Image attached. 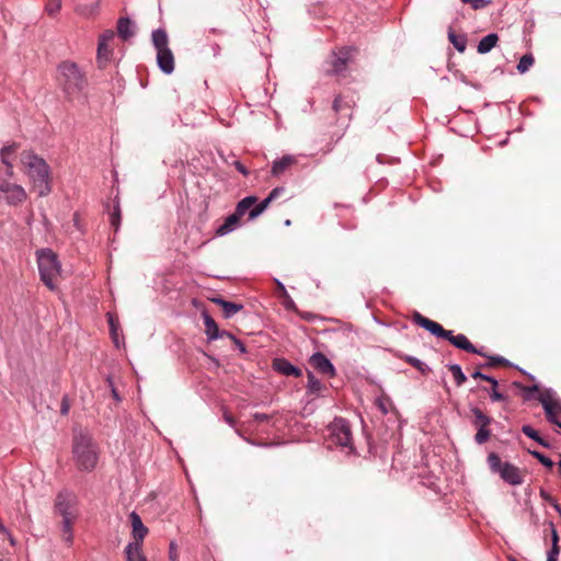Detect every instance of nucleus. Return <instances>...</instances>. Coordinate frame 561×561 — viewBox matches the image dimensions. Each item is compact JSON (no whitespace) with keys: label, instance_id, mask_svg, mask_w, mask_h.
Here are the masks:
<instances>
[{"label":"nucleus","instance_id":"774afa93","mask_svg":"<svg viewBox=\"0 0 561 561\" xmlns=\"http://www.w3.org/2000/svg\"><path fill=\"white\" fill-rule=\"evenodd\" d=\"M551 506H552V507L556 510V512L561 516V505H560L558 502H556V503H553Z\"/></svg>","mask_w":561,"mask_h":561},{"label":"nucleus","instance_id":"b1692460","mask_svg":"<svg viewBox=\"0 0 561 561\" xmlns=\"http://www.w3.org/2000/svg\"><path fill=\"white\" fill-rule=\"evenodd\" d=\"M77 519L78 517H66L61 522V538L69 546L73 542L72 527Z\"/></svg>","mask_w":561,"mask_h":561},{"label":"nucleus","instance_id":"7ed1b4c3","mask_svg":"<svg viewBox=\"0 0 561 561\" xmlns=\"http://www.w3.org/2000/svg\"><path fill=\"white\" fill-rule=\"evenodd\" d=\"M412 322L426 331H428L431 334L442 337L444 340H447L450 344H453L455 347L462 350L465 352L477 354L480 356H485V353L483 352V348H477L469 340L468 337L459 333L457 335H454V332L450 330H445L438 322H435L420 312L415 311L412 316Z\"/></svg>","mask_w":561,"mask_h":561},{"label":"nucleus","instance_id":"37998d69","mask_svg":"<svg viewBox=\"0 0 561 561\" xmlns=\"http://www.w3.org/2000/svg\"><path fill=\"white\" fill-rule=\"evenodd\" d=\"M543 410L546 414V419L551 424H557L559 422L558 419V412L556 411V408H550V405L547 402H543Z\"/></svg>","mask_w":561,"mask_h":561},{"label":"nucleus","instance_id":"0eeeda50","mask_svg":"<svg viewBox=\"0 0 561 561\" xmlns=\"http://www.w3.org/2000/svg\"><path fill=\"white\" fill-rule=\"evenodd\" d=\"M329 432L332 444L354 450L351 425L347 420L343 417H334L329 425Z\"/></svg>","mask_w":561,"mask_h":561},{"label":"nucleus","instance_id":"f03ea898","mask_svg":"<svg viewBox=\"0 0 561 561\" xmlns=\"http://www.w3.org/2000/svg\"><path fill=\"white\" fill-rule=\"evenodd\" d=\"M57 81L68 101L77 99L88 85L85 73L73 61H62L57 67Z\"/></svg>","mask_w":561,"mask_h":561},{"label":"nucleus","instance_id":"49530a36","mask_svg":"<svg viewBox=\"0 0 561 561\" xmlns=\"http://www.w3.org/2000/svg\"><path fill=\"white\" fill-rule=\"evenodd\" d=\"M375 404L380 410L382 415H386L388 413V405L390 404V401L386 397H379L376 399Z\"/></svg>","mask_w":561,"mask_h":561},{"label":"nucleus","instance_id":"6e6d98bb","mask_svg":"<svg viewBox=\"0 0 561 561\" xmlns=\"http://www.w3.org/2000/svg\"><path fill=\"white\" fill-rule=\"evenodd\" d=\"M69 410H70V404H69V400L67 398V396H65L61 400V404H60V413L62 415H67L69 413Z\"/></svg>","mask_w":561,"mask_h":561},{"label":"nucleus","instance_id":"bf43d9fd","mask_svg":"<svg viewBox=\"0 0 561 561\" xmlns=\"http://www.w3.org/2000/svg\"><path fill=\"white\" fill-rule=\"evenodd\" d=\"M233 344L236 345V347L239 350L240 353H242V354L247 353L245 345L243 344V342L241 340L233 337Z\"/></svg>","mask_w":561,"mask_h":561},{"label":"nucleus","instance_id":"393cba45","mask_svg":"<svg viewBox=\"0 0 561 561\" xmlns=\"http://www.w3.org/2000/svg\"><path fill=\"white\" fill-rule=\"evenodd\" d=\"M152 44L157 51L159 49H168L169 38L164 28H157L151 34Z\"/></svg>","mask_w":561,"mask_h":561},{"label":"nucleus","instance_id":"69168bd1","mask_svg":"<svg viewBox=\"0 0 561 561\" xmlns=\"http://www.w3.org/2000/svg\"><path fill=\"white\" fill-rule=\"evenodd\" d=\"M213 55L217 57L220 54V46L218 44H214L211 46Z\"/></svg>","mask_w":561,"mask_h":561},{"label":"nucleus","instance_id":"0e129e2a","mask_svg":"<svg viewBox=\"0 0 561 561\" xmlns=\"http://www.w3.org/2000/svg\"><path fill=\"white\" fill-rule=\"evenodd\" d=\"M219 339L220 337H224V336H227L229 337L232 342H233V337H236L232 333L228 332V331H220L219 330Z\"/></svg>","mask_w":561,"mask_h":561},{"label":"nucleus","instance_id":"e433bc0d","mask_svg":"<svg viewBox=\"0 0 561 561\" xmlns=\"http://www.w3.org/2000/svg\"><path fill=\"white\" fill-rule=\"evenodd\" d=\"M447 367H448L449 371L451 373V375L455 379V382L458 387L462 386L467 381V377L463 374L460 365L449 364V365H447Z\"/></svg>","mask_w":561,"mask_h":561},{"label":"nucleus","instance_id":"f704fd0d","mask_svg":"<svg viewBox=\"0 0 561 561\" xmlns=\"http://www.w3.org/2000/svg\"><path fill=\"white\" fill-rule=\"evenodd\" d=\"M489 360L482 365H480L479 367L480 368H492V367H495V366H512V363L500 356V355H492V356H489L485 354V356Z\"/></svg>","mask_w":561,"mask_h":561},{"label":"nucleus","instance_id":"09e8293b","mask_svg":"<svg viewBox=\"0 0 561 561\" xmlns=\"http://www.w3.org/2000/svg\"><path fill=\"white\" fill-rule=\"evenodd\" d=\"M560 553L559 545H551L550 550L547 553V561H558V557Z\"/></svg>","mask_w":561,"mask_h":561},{"label":"nucleus","instance_id":"1a4fd4ad","mask_svg":"<svg viewBox=\"0 0 561 561\" xmlns=\"http://www.w3.org/2000/svg\"><path fill=\"white\" fill-rule=\"evenodd\" d=\"M54 510L62 518L79 517L77 495L67 489L61 490L56 495Z\"/></svg>","mask_w":561,"mask_h":561},{"label":"nucleus","instance_id":"5fc2aeb1","mask_svg":"<svg viewBox=\"0 0 561 561\" xmlns=\"http://www.w3.org/2000/svg\"><path fill=\"white\" fill-rule=\"evenodd\" d=\"M539 495L540 497L549 503L550 505H552L553 503L557 502V500L554 497H552L546 490L541 489L540 492H539Z\"/></svg>","mask_w":561,"mask_h":561},{"label":"nucleus","instance_id":"f257e3e1","mask_svg":"<svg viewBox=\"0 0 561 561\" xmlns=\"http://www.w3.org/2000/svg\"><path fill=\"white\" fill-rule=\"evenodd\" d=\"M23 171L30 178L33 190L38 196H47L51 192L50 168L47 162L32 150H24L20 154Z\"/></svg>","mask_w":561,"mask_h":561},{"label":"nucleus","instance_id":"412c9836","mask_svg":"<svg viewBox=\"0 0 561 561\" xmlns=\"http://www.w3.org/2000/svg\"><path fill=\"white\" fill-rule=\"evenodd\" d=\"M296 162L293 156H284L279 160L273 162L271 173L273 176L282 175L288 168Z\"/></svg>","mask_w":561,"mask_h":561},{"label":"nucleus","instance_id":"13d9d810","mask_svg":"<svg viewBox=\"0 0 561 561\" xmlns=\"http://www.w3.org/2000/svg\"><path fill=\"white\" fill-rule=\"evenodd\" d=\"M463 3H469L471 7L477 10L484 5L483 0H461Z\"/></svg>","mask_w":561,"mask_h":561},{"label":"nucleus","instance_id":"c03bdc74","mask_svg":"<svg viewBox=\"0 0 561 561\" xmlns=\"http://www.w3.org/2000/svg\"><path fill=\"white\" fill-rule=\"evenodd\" d=\"M61 9V0H49L45 7L46 12L49 15H56Z\"/></svg>","mask_w":561,"mask_h":561},{"label":"nucleus","instance_id":"39448f33","mask_svg":"<svg viewBox=\"0 0 561 561\" xmlns=\"http://www.w3.org/2000/svg\"><path fill=\"white\" fill-rule=\"evenodd\" d=\"M41 280L50 289L56 288L54 279L60 274V263L56 253L50 249H41L36 252Z\"/></svg>","mask_w":561,"mask_h":561},{"label":"nucleus","instance_id":"4468645a","mask_svg":"<svg viewBox=\"0 0 561 561\" xmlns=\"http://www.w3.org/2000/svg\"><path fill=\"white\" fill-rule=\"evenodd\" d=\"M353 106L354 101L347 100L341 94L336 95L332 103V110L340 117L351 118Z\"/></svg>","mask_w":561,"mask_h":561},{"label":"nucleus","instance_id":"dca6fc26","mask_svg":"<svg viewBox=\"0 0 561 561\" xmlns=\"http://www.w3.org/2000/svg\"><path fill=\"white\" fill-rule=\"evenodd\" d=\"M273 367L276 371L284 376L300 377L302 371L300 368L294 366L290 362L285 358L274 359Z\"/></svg>","mask_w":561,"mask_h":561},{"label":"nucleus","instance_id":"a18cd8bd","mask_svg":"<svg viewBox=\"0 0 561 561\" xmlns=\"http://www.w3.org/2000/svg\"><path fill=\"white\" fill-rule=\"evenodd\" d=\"M471 377L474 379L485 380L494 386H499V381L494 377L485 375V374L481 373L480 370L473 371Z\"/></svg>","mask_w":561,"mask_h":561},{"label":"nucleus","instance_id":"4c0bfd02","mask_svg":"<svg viewBox=\"0 0 561 561\" xmlns=\"http://www.w3.org/2000/svg\"><path fill=\"white\" fill-rule=\"evenodd\" d=\"M536 399L541 403L543 407V402H547L550 408H556V403L560 401L559 399L554 398V392L551 389H547L543 392H539Z\"/></svg>","mask_w":561,"mask_h":561},{"label":"nucleus","instance_id":"338daca9","mask_svg":"<svg viewBox=\"0 0 561 561\" xmlns=\"http://www.w3.org/2000/svg\"><path fill=\"white\" fill-rule=\"evenodd\" d=\"M304 319L308 320V321H311L316 318L314 314L310 313V312H306L301 316Z\"/></svg>","mask_w":561,"mask_h":561},{"label":"nucleus","instance_id":"680f3d73","mask_svg":"<svg viewBox=\"0 0 561 561\" xmlns=\"http://www.w3.org/2000/svg\"><path fill=\"white\" fill-rule=\"evenodd\" d=\"M14 185V183H9L7 181H2L0 183V192H2L4 195L7 194V192Z\"/></svg>","mask_w":561,"mask_h":561},{"label":"nucleus","instance_id":"473e14b6","mask_svg":"<svg viewBox=\"0 0 561 561\" xmlns=\"http://www.w3.org/2000/svg\"><path fill=\"white\" fill-rule=\"evenodd\" d=\"M112 54V49L108 44L98 43V64L100 68H103L105 64L108 61Z\"/></svg>","mask_w":561,"mask_h":561},{"label":"nucleus","instance_id":"e2e57ef3","mask_svg":"<svg viewBox=\"0 0 561 561\" xmlns=\"http://www.w3.org/2000/svg\"><path fill=\"white\" fill-rule=\"evenodd\" d=\"M224 419H225V421H226L230 426H234V425H236V420H234V417H233L230 413L225 412V413H224Z\"/></svg>","mask_w":561,"mask_h":561},{"label":"nucleus","instance_id":"de8ad7c7","mask_svg":"<svg viewBox=\"0 0 561 561\" xmlns=\"http://www.w3.org/2000/svg\"><path fill=\"white\" fill-rule=\"evenodd\" d=\"M522 432L529 438L538 442L540 439V435L538 433V431H536L534 427H531L530 425H523L522 427Z\"/></svg>","mask_w":561,"mask_h":561},{"label":"nucleus","instance_id":"4d7b16f0","mask_svg":"<svg viewBox=\"0 0 561 561\" xmlns=\"http://www.w3.org/2000/svg\"><path fill=\"white\" fill-rule=\"evenodd\" d=\"M232 164L236 167V169L241 174H243L245 176L249 174V170L247 169V167L243 163H241L239 160H234Z\"/></svg>","mask_w":561,"mask_h":561},{"label":"nucleus","instance_id":"423d86ee","mask_svg":"<svg viewBox=\"0 0 561 561\" xmlns=\"http://www.w3.org/2000/svg\"><path fill=\"white\" fill-rule=\"evenodd\" d=\"M486 461L491 472L497 473L507 484L516 486L524 483L523 471L511 462H503L496 453H490Z\"/></svg>","mask_w":561,"mask_h":561},{"label":"nucleus","instance_id":"2eb2a0df","mask_svg":"<svg viewBox=\"0 0 561 561\" xmlns=\"http://www.w3.org/2000/svg\"><path fill=\"white\" fill-rule=\"evenodd\" d=\"M210 301L221 307L226 319L233 317L237 312L243 309V305L228 301L219 296L210 298Z\"/></svg>","mask_w":561,"mask_h":561},{"label":"nucleus","instance_id":"cd10ccee","mask_svg":"<svg viewBox=\"0 0 561 561\" xmlns=\"http://www.w3.org/2000/svg\"><path fill=\"white\" fill-rule=\"evenodd\" d=\"M75 11L83 16V18H93L99 14L100 11V1H95L93 3L89 4H78L75 9Z\"/></svg>","mask_w":561,"mask_h":561},{"label":"nucleus","instance_id":"f3484780","mask_svg":"<svg viewBox=\"0 0 561 561\" xmlns=\"http://www.w3.org/2000/svg\"><path fill=\"white\" fill-rule=\"evenodd\" d=\"M27 194L25 190L19 185L14 184L5 194L4 199L9 205H20L25 202Z\"/></svg>","mask_w":561,"mask_h":561},{"label":"nucleus","instance_id":"6ab92c4d","mask_svg":"<svg viewBox=\"0 0 561 561\" xmlns=\"http://www.w3.org/2000/svg\"><path fill=\"white\" fill-rule=\"evenodd\" d=\"M117 34L123 41H127L135 35V26L129 18H121L117 21Z\"/></svg>","mask_w":561,"mask_h":561},{"label":"nucleus","instance_id":"a878e982","mask_svg":"<svg viewBox=\"0 0 561 561\" xmlns=\"http://www.w3.org/2000/svg\"><path fill=\"white\" fill-rule=\"evenodd\" d=\"M397 357L404 360L405 363L410 364L412 367H414L416 370H419L422 375H427L431 371V368L420 360L419 358L411 356V355H404V354H397Z\"/></svg>","mask_w":561,"mask_h":561},{"label":"nucleus","instance_id":"aec40b11","mask_svg":"<svg viewBox=\"0 0 561 561\" xmlns=\"http://www.w3.org/2000/svg\"><path fill=\"white\" fill-rule=\"evenodd\" d=\"M202 318L205 324V333L208 340L214 341L219 339V328L213 317L204 311L202 312Z\"/></svg>","mask_w":561,"mask_h":561},{"label":"nucleus","instance_id":"4be33fe9","mask_svg":"<svg viewBox=\"0 0 561 561\" xmlns=\"http://www.w3.org/2000/svg\"><path fill=\"white\" fill-rule=\"evenodd\" d=\"M307 397L320 396L321 391L324 389L322 382L314 376V374L310 370L307 371Z\"/></svg>","mask_w":561,"mask_h":561},{"label":"nucleus","instance_id":"58836bf2","mask_svg":"<svg viewBox=\"0 0 561 561\" xmlns=\"http://www.w3.org/2000/svg\"><path fill=\"white\" fill-rule=\"evenodd\" d=\"M499 386L491 385V389L483 388V391H488L491 401L493 402H508V397L499 391Z\"/></svg>","mask_w":561,"mask_h":561},{"label":"nucleus","instance_id":"9b49d317","mask_svg":"<svg viewBox=\"0 0 561 561\" xmlns=\"http://www.w3.org/2000/svg\"><path fill=\"white\" fill-rule=\"evenodd\" d=\"M310 365L320 374L334 377L336 370L330 359L321 352L311 355L309 359Z\"/></svg>","mask_w":561,"mask_h":561},{"label":"nucleus","instance_id":"603ef678","mask_svg":"<svg viewBox=\"0 0 561 561\" xmlns=\"http://www.w3.org/2000/svg\"><path fill=\"white\" fill-rule=\"evenodd\" d=\"M549 527H550V533H551V542L552 545H559V534H558V530L556 529V526L552 522L549 523Z\"/></svg>","mask_w":561,"mask_h":561},{"label":"nucleus","instance_id":"a19ab883","mask_svg":"<svg viewBox=\"0 0 561 561\" xmlns=\"http://www.w3.org/2000/svg\"><path fill=\"white\" fill-rule=\"evenodd\" d=\"M535 59L533 57L531 54H526L524 55L520 59H519V62L517 65V70L520 72V73H524L526 72L534 64Z\"/></svg>","mask_w":561,"mask_h":561},{"label":"nucleus","instance_id":"f8f14e48","mask_svg":"<svg viewBox=\"0 0 561 561\" xmlns=\"http://www.w3.org/2000/svg\"><path fill=\"white\" fill-rule=\"evenodd\" d=\"M134 541L131 543H138L142 546V541L148 534V528L144 525L140 516L136 512H131L129 515Z\"/></svg>","mask_w":561,"mask_h":561},{"label":"nucleus","instance_id":"c85d7f7f","mask_svg":"<svg viewBox=\"0 0 561 561\" xmlns=\"http://www.w3.org/2000/svg\"><path fill=\"white\" fill-rule=\"evenodd\" d=\"M122 222V210L119 205V198H114L113 210L110 213V224L115 232L118 231Z\"/></svg>","mask_w":561,"mask_h":561},{"label":"nucleus","instance_id":"6e6552de","mask_svg":"<svg viewBox=\"0 0 561 561\" xmlns=\"http://www.w3.org/2000/svg\"><path fill=\"white\" fill-rule=\"evenodd\" d=\"M354 50L350 46H343L333 50L328 60L329 67L325 69V72L330 76H343L347 70Z\"/></svg>","mask_w":561,"mask_h":561},{"label":"nucleus","instance_id":"c756f323","mask_svg":"<svg viewBox=\"0 0 561 561\" xmlns=\"http://www.w3.org/2000/svg\"><path fill=\"white\" fill-rule=\"evenodd\" d=\"M448 39L459 53H463L466 50L467 36L465 34H456L451 28H449Z\"/></svg>","mask_w":561,"mask_h":561},{"label":"nucleus","instance_id":"79ce46f5","mask_svg":"<svg viewBox=\"0 0 561 561\" xmlns=\"http://www.w3.org/2000/svg\"><path fill=\"white\" fill-rule=\"evenodd\" d=\"M529 454L536 458L542 466L551 469L554 465V462L547 456H545L542 453L537 450H529Z\"/></svg>","mask_w":561,"mask_h":561},{"label":"nucleus","instance_id":"9d476101","mask_svg":"<svg viewBox=\"0 0 561 561\" xmlns=\"http://www.w3.org/2000/svg\"><path fill=\"white\" fill-rule=\"evenodd\" d=\"M470 412L473 415L472 425L477 428L474 440L477 444L482 445L491 437L489 425L492 423V417L488 416L478 407H471Z\"/></svg>","mask_w":561,"mask_h":561},{"label":"nucleus","instance_id":"8fccbe9b","mask_svg":"<svg viewBox=\"0 0 561 561\" xmlns=\"http://www.w3.org/2000/svg\"><path fill=\"white\" fill-rule=\"evenodd\" d=\"M115 37V33L114 31L112 30H106L104 31L100 37H99V43H104V44H108L110 42H112Z\"/></svg>","mask_w":561,"mask_h":561},{"label":"nucleus","instance_id":"ddd939ff","mask_svg":"<svg viewBox=\"0 0 561 561\" xmlns=\"http://www.w3.org/2000/svg\"><path fill=\"white\" fill-rule=\"evenodd\" d=\"M157 64L163 73L171 75L174 71V56L172 50L170 48L159 49V51H157Z\"/></svg>","mask_w":561,"mask_h":561},{"label":"nucleus","instance_id":"052dcab7","mask_svg":"<svg viewBox=\"0 0 561 561\" xmlns=\"http://www.w3.org/2000/svg\"><path fill=\"white\" fill-rule=\"evenodd\" d=\"M209 34L224 35L225 31L221 28H209V30L205 31V36L207 39L209 38Z\"/></svg>","mask_w":561,"mask_h":561},{"label":"nucleus","instance_id":"864d4df0","mask_svg":"<svg viewBox=\"0 0 561 561\" xmlns=\"http://www.w3.org/2000/svg\"><path fill=\"white\" fill-rule=\"evenodd\" d=\"M271 419L272 416L265 413L256 412L253 414V420L257 423L268 422Z\"/></svg>","mask_w":561,"mask_h":561},{"label":"nucleus","instance_id":"72a5a7b5","mask_svg":"<svg viewBox=\"0 0 561 561\" xmlns=\"http://www.w3.org/2000/svg\"><path fill=\"white\" fill-rule=\"evenodd\" d=\"M141 547L142 546L138 543H128L125 548L126 561H128V558H130L131 561H140V559H146L141 552Z\"/></svg>","mask_w":561,"mask_h":561},{"label":"nucleus","instance_id":"5701e85b","mask_svg":"<svg viewBox=\"0 0 561 561\" xmlns=\"http://www.w3.org/2000/svg\"><path fill=\"white\" fill-rule=\"evenodd\" d=\"M18 148H19V145L13 142L9 146L2 147L0 150L1 161L7 167V174L10 176L13 174V164L10 161V156L15 153Z\"/></svg>","mask_w":561,"mask_h":561},{"label":"nucleus","instance_id":"3c124183","mask_svg":"<svg viewBox=\"0 0 561 561\" xmlns=\"http://www.w3.org/2000/svg\"><path fill=\"white\" fill-rule=\"evenodd\" d=\"M285 191V188L283 186H277L275 188H273L270 194L267 195V199L270 203H272L274 199H276L277 197L280 196V194H283Z\"/></svg>","mask_w":561,"mask_h":561},{"label":"nucleus","instance_id":"2f4dec72","mask_svg":"<svg viewBox=\"0 0 561 561\" xmlns=\"http://www.w3.org/2000/svg\"><path fill=\"white\" fill-rule=\"evenodd\" d=\"M257 202V198L255 196H247L242 198L240 202H238L234 211H237L238 215H241L242 217L247 214V211H250L252 207Z\"/></svg>","mask_w":561,"mask_h":561},{"label":"nucleus","instance_id":"20e7f679","mask_svg":"<svg viewBox=\"0 0 561 561\" xmlns=\"http://www.w3.org/2000/svg\"><path fill=\"white\" fill-rule=\"evenodd\" d=\"M72 453L79 469L92 471L95 468L98 463L96 445L88 433L75 434Z\"/></svg>","mask_w":561,"mask_h":561},{"label":"nucleus","instance_id":"7c9ffc66","mask_svg":"<svg viewBox=\"0 0 561 561\" xmlns=\"http://www.w3.org/2000/svg\"><path fill=\"white\" fill-rule=\"evenodd\" d=\"M106 317H107L110 333H111L113 343L116 345V347H119L118 331L121 330V327H119L118 319L110 312L106 314Z\"/></svg>","mask_w":561,"mask_h":561},{"label":"nucleus","instance_id":"a211bd4d","mask_svg":"<svg viewBox=\"0 0 561 561\" xmlns=\"http://www.w3.org/2000/svg\"><path fill=\"white\" fill-rule=\"evenodd\" d=\"M241 218V215H238L237 211H233L225 219V222L217 228L216 234L225 236L236 230L240 226Z\"/></svg>","mask_w":561,"mask_h":561},{"label":"nucleus","instance_id":"c9c22d12","mask_svg":"<svg viewBox=\"0 0 561 561\" xmlns=\"http://www.w3.org/2000/svg\"><path fill=\"white\" fill-rule=\"evenodd\" d=\"M513 386L518 388V389H520L523 391V398H524L525 401H530L531 399L535 398L534 393H536V392L539 393L538 385L524 386L519 381H514Z\"/></svg>","mask_w":561,"mask_h":561},{"label":"nucleus","instance_id":"bb28decb","mask_svg":"<svg viewBox=\"0 0 561 561\" xmlns=\"http://www.w3.org/2000/svg\"><path fill=\"white\" fill-rule=\"evenodd\" d=\"M499 42V36L495 33L488 34L486 36L482 37L481 41L478 44V53L479 54H486L492 48L496 46Z\"/></svg>","mask_w":561,"mask_h":561},{"label":"nucleus","instance_id":"ea45409f","mask_svg":"<svg viewBox=\"0 0 561 561\" xmlns=\"http://www.w3.org/2000/svg\"><path fill=\"white\" fill-rule=\"evenodd\" d=\"M271 203L265 197L260 204L252 207L249 211V220H253L259 217L270 205Z\"/></svg>","mask_w":561,"mask_h":561}]
</instances>
